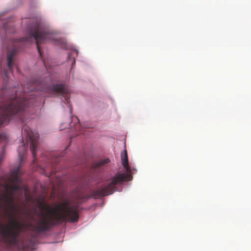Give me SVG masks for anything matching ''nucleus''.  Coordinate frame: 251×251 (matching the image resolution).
<instances>
[{"label": "nucleus", "instance_id": "nucleus-1", "mask_svg": "<svg viewBox=\"0 0 251 251\" xmlns=\"http://www.w3.org/2000/svg\"><path fill=\"white\" fill-rule=\"evenodd\" d=\"M42 209L47 212L39 213L38 214L39 220L34 225L30 224L32 230L37 232L48 230L52 225V221L58 223L66 221L74 223L79 219L77 203L71 205L69 200H65L53 208L47 204H42Z\"/></svg>", "mask_w": 251, "mask_h": 251}, {"label": "nucleus", "instance_id": "nucleus-2", "mask_svg": "<svg viewBox=\"0 0 251 251\" xmlns=\"http://www.w3.org/2000/svg\"><path fill=\"white\" fill-rule=\"evenodd\" d=\"M1 207L5 213L8 214L11 221L8 226L0 224V234L2 241L8 248L16 246L18 243V236L24 225L14 218L16 206L13 204V198L11 195L3 194L0 197Z\"/></svg>", "mask_w": 251, "mask_h": 251}, {"label": "nucleus", "instance_id": "nucleus-3", "mask_svg": "<svg viewBox=\"0 0 251 251\" xmlns=\"http://www.w3.org/2000/svg\"><path fill=\"white\" fill-rule=\"evenodd\" d=\"M27 31L28 36L11 41L13 48L11 51L7 54V66L8 70L10 72H12L13 65V56L19 50L16 47L17 44L23 43H30L33 40H35L39 54L42 57V52L39 44L56 40L55 34L51 31L47 26L40 23L36 24L31 27H28Z\"/></svg>", "mask_w": 251, "mask_h": 251}, {"label": "nucleus", "instance_id": "nucleus-4", "mask_svg": "<svg viewBox=\"0 0 251 251\" xmlns=\"http://www.w3.org/2000/svg\"><path fill=\"white\" fill-rule=\"evenodd\" d=\"M131 175L127 173H117L109 179V182L101 188L94 190L91 195H86L81 191L75 190L74 192L73 197L78 202L88 200L91 197L95 199L100 198L113 194L117 190L116 185L125 181L131 179Z\"/></svg>", "mask_w": 251, "mask_h": 251}, {"label": "nucleus", "instance_id": "nucleus-5", "mask_svg": "<svg viewBox=\"0 0 251 251\" xmlns=\"http://www.w3.org/2000/svg\"><path fill=\"white\" fill-rule=\"evenodd\" d=\"M22 135L23 139H25L26 142L30 143V149L33 157V163H34L36 160L39 134L32 131L27 126L24 125L22 128Z\"/></svg>", "mask_w": 251, "mask_h": 251}, {"label": "nucleus", "instance_id": "nucleus-6", "mask_svg": "<svg viewBox=\"0 0 251 251\" xmlns=\"http://www.w3.org/2000/svg\"><path fill=\"white\" fill-rule=\"evenodd\" d=\"M20 170L19 169H17L13 171L10 175V181L13 183V186L11 187V189L13 191H16L20 189V186L18 183L20 182V178L19 177Z\"/></svg>", "mask_w": 251, "mask_h": 251}, {"label": "nucleus", "instance_id": "nucleus-7", "mask_svg": "<svg viewBox=\"0 0 251 251\" xmlns=\"http://www.w3.org/2000/svg\"><path fill=\"white\" fill-rule=\"evenodd\" d=\"M121 160L123 166L127 172H129L130 171V168L128 164L127 152L126 149L123 152L121 153Z\"/></svg>", "mask_w": 251, "mask_h": 251}, {"label": "nucleus", "instance_id": "nucleus-8", "mask_svg": "<svg viewBox=\"0 0 251 251\" xmlns=\"http://www.w3.org/2000/svg\"><path fill=\"white\" fill-rule=\"evenodd\" d=\"M18 151L20 157L22 158L26 151V146L25 145L23 144L21 146L19 147Z\"/></svg>", "mask_w": 251, "mask_h": 251}, {"label": "nucleus", "instance_id": "nucleus-9", "mask_svg": "<svg viewBox=\"0 0 251 251\" xmlns=\"http://www.w3.org/2000/svg\"><path fill=\"white\" fill-rule=\"evenodd\" d=\"M110 160L108 158H105L98 161L96 165L97 167H100L106 164Z\"/></svg>", "mask_w": 251, "mask_h": 251}, {"label": "nucleus", "instance_id": "nucleus-10", "mask_svg": "<svg viewBox=\"0 0 251 251\" xmlns=\"http://www.w3.org/2000/svg\"><path fill=\"white\" fill-rule=\"evenodd\" d=\"M4 75H5V76L6 77H8V72H7V71H4Z\"/></svg>", "mask_w": 251, "mask_h": 251}, {"label": "nucleus", "instance_id": "nucleus-11", "mask_svg": "<svg viewBox=\"0 0 251 251\" xmlns=\"http://www.w3.org/2000/svg\"><path fill=\"white\" fill-rule=\"evenodd\" d=\"M75 52L76 55L77 54L78 52H77V50H74V51H72V52Z\"/></svg>", "mask_w": 251, "mask_h": 251}, {"label": "nucleus", "instance_id": "nucleus-12", "mask_svg": "<svg viewBox=\"0 0 251 251\" xmlns=\"http://www.w3.org/2000/svg\"><path fill=\"white\" fill-rule=\"evenodd\" d=\"M75 64V60L74 59H73V63L72 64Z\"/></svg>", "mask_w": 251, "mask_h": 251}]
</instances>
